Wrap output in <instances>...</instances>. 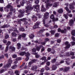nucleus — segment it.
<instances>
[{
  "label": "nucleus",
  "instance_id": "nucleus-1",
  "mask_svg": "<svg viewBox=\"0 0 75 75\" xmlns=\"http://www.w3.org/2000/svg\"><path fill=\"white\" fill-rule=\"evenodd\" d=\"M55 0H47V1H45V3H46L47 4L46 8L47 9H48L49 8V6H52V4H50V3H51L52 1H55Z\"/></svg>",
  "mask_w": 75,
  "mask_h": 75
},
{
  "label": "nucleus",
  "instance_id": "nucleus-2",
  "mask_svg": "<svg viewBox=\"0 0 75 75\" xmlns=\"http://www.w3.org/2000/svg\"><path fill=\"white\" fill-rule=\"evenodd\" d=\"M25 7L27 10H32L33 8L31 5V2L29 1L26 2V5L25 6Z\"/></svg>",
  "mask_w": 75,
  "mask_h": 75
},
{
  "label": "nucleus",
  "instance_id": "nucleus-3",
  "mask_svg": "<svg viewBox=\"0 0 75 75\" xmlns=\"http://www.w3.org/2000/svg\"><path fill=\"white\" fill-rule=\"evenodd\" d=\"M58 32H60L61 31L62 33H65L67 32V29H64V30H61V29L59 28L58 29Z\"/></svg>",
  "mask_w": 75,
  "mask_h": 75
},
{
  "label": "nucleus",
  "instance_id": "nucleus-4",
  "mask_svg": "<svg viewBox=\"0 0 75 75\" xmlns=\"http://www.w3.org/2000/svg\"><path fill=\"white\" fill-rule=\"evenodd\" d=\"M39 7L40 6L39 5H37L35 6V11H36L37 12L39 11L40 10Z\"/></svg>",
  "mask_w": 75,
  "mask_h": 75
},
{
  "label": "nucleus",
  "instance_id": "nucleus-5",
  "mask_svg": "<svg viewBox=\"0 0 75 75\" xmlns=\"http://www.w3.org/2000/svg\"><path fill=\"white\" fill-rule=\"evenodd\" d=\"M40 24V23L38 22L36 23V24H35L34 26L33 27L34 28H39V26L38 25Z\"/></svg>",
  "mask_w": 75,
  "mask_h": 75
},
{
  "label": "nucleus",
  "instance_id": "nucleus-6",
  "mask_svg": "<svg viewBox=\"0 0 75 75\" xmlns=\"http://www.w3.org/2000/svg\"><path fill=\"white\" fill-rule=\"evenodd\" d=\"M48 16H49V13L48 12H46L44 14V19H46V18H48L49 17Z\"/></svg>",
  "mask_w": 75,
  "mask_h": 75
},
{
  "label": "nucleus",
  "instance_id": "nucleus-7",
  "mask_svg": "<svg viewBox=\"0 0 75 75\" xmlns=\"http://www.w3.org/2000/svg\"><path fill=\"white\" fill-rule=\"evenodd\" d=\"M18 12H19V13H20L21 14L20 16L21 17H23V16H24V15H23V14H24V13L25 11L24 10L22 11V10H21L20 9L18 10Z\"/></svg>",
  "mask_w": 75,
  "mask_h": 75
},
{
  "label": "nucleus",
  "instance_id": "nucleus-8",
  "mask_svg": "<svg viewBox=\"0 0 75 75\" xmlns=\"http://www.w3.org/2000/svg\"><path fill=\"white\" fill-rule=\"evenodd\" d=\"M69 43L68 42H65V45L66 46L65 48H69L71 46V45L69 44Z\"/></svg>",
  "mask_w": 75,
  "mask_h": 75
},
{
  "label": "nucleus",
  "instance_id": "nucleus-9",
  "mask_svg": "<svg viewBox=\"0 0 75 75\" xmlns=\"http://www.w3.org/2000/svg\"><path fill=\"white\" fill-rule=\"evenodd\" d=\"M38 68V67L37 66H34L33 67L31 68V70H33V71H35L37 70V69Z\"/></svg>",
  "mask_w": 75,
  "mask_h": 75
},
{
  "label": "nucleus",
  "instance_id": "nucleus-10",
  "mask_svg": "<svg viewBox=\"0 0 75 75\" xmlns=\"http://www.w3.org/2000/svg\"><path fill=\"white\" fill-rule=\"evenodd\" d=\"M74 4H70L69 8L70 10H73L74 8Z\"/></svg>",
  "mask_w": 75,
  "mask_h": 75
},
{
  "label": "nucleus",
  "instance_id": "nucleus-11",
  "mask_svg": "<svg viewBox=\"0 0 75 75\" xmlns=\"http://www.w3.org/2000/svg\"><path fill=\"white\" fill-rule=\"evenodd\" d=\"M69 24L70 26H72V25L74 24V21L72 19L70 20Z\"/></svg>",
  "mask_w": 75,
  "mask_h": 75
},
{
  "label": "nucleus",
  "instance_id": "nucleus-12",
  "mask_svg": "<svg viewBox=\"0 0 75 75\" xmlns=\"http://www.w3.org/2000/svg\"><path fill=\"white\" fill-rule=\"evenodd\" d=\"M46 9L44 8V5H42V8L41 9V11H46Z\"/></svg>",
  "mask_w": 75,
  "mask_h": 75
},
{
  "label": "nucleus",
  "instance_id": "nucleus-13",
  "mask_svg": "<svg viewBox=\"0 0 75 75\" xmlns=\"http://www.w3.org/2000/svg\"><path fill=\"white\" fill-rule=\"evenodd\" d=\"M42 45H40V47L37 46L36 47V50L38 51H39L40 50V48H42Z\"/></svg>",
  "mask_w": 75,
  "mask_h": 75
},
{
  "label": "nucleus",
  "instance_id": "nucleus-14",
  "mask_svg": "<svg viewBox=\"0 0 75 75\" xmlns=\"http://www.w3.org/2000/svg\"><path fill=\"white\" fill-rule=\"evenodd\" d=\"M9 48L10 49H11L13 51H15V50H16V48L15 47H12L11 46L9 47Z\"/></svg>",
  "mask_w": 75,
  "mask_h": 75
},
{
  "label": "nucleus",
  "instance_id": "nucleus-15",
  "mask_svg": "<svg viewBox=\"0 0 75 75\" xmlns=\"http://www.w3.org/2000/svg\"><path fill=\"white\" fill-rule=\"evenodd\" d=\"M65 8V10H66V11H68V13H71V11H69V9H68V7H66Z\"/></svg>",
  "mask_w": 75,
  "mask_h": 75
},
{
  "label": "nucleus",
  "instance_id": "nucleus-16",
  "mask_svg": "<svg viewBox=\"0 0 75 75\" xmlns=\"http://www.w3.org/2000/svg\"><path fill=\"white\" fill-rule=\"evenodd\" d=\"M58 5H59L58 3L56 2L54 4L53 6H54V7H57V6H58Z\"/></svg>",
  "mask_w": 75,
  "mask_h": 75
},
{
  "label": "nucleus",
  "instance_id": "nucleus-17",
  "mask_svg": "<svg viewBox=\"0 0 75 75\" xmlns=\"http://www.w3.org/2000/svg\"><path fill=\"white\" fill-rule=\"evenodd\" d=\"M63 11V9H60L58 10V12L59 13H62V12Z\"/></svg>",
  "mask_w": 75,
  "mask_h": 75
},
{
  "label": "nucleus",
  "instance_id": "nucleus-18",
  "mask_svg": "<svg viewBox=\"0 0 75 75\" xmlns=\"http://www.w3.org/2000/svg\"><path fill=\"white\" fill-rule=\"evenodd\" d=\"M17 45L18 46L17 49L19 50L21 47V44L20 43H18L17 44Z\"/></svg>",
  "mask_w": 75,
  "mask_h": 75
},
{
  "label": "nucleus",
  "instance_id": "nucleus-19",
  "mask_svg": "<svg viewBox=\"0 0 75 75\" xmlns=\"http://www.w3.org/2000/svg\"><path fill=\"white\" fill-rule=\"evenodd\" d=\"M27 2H28V1H23L22 3H21V6H23L25 3L27 4Z\"/></svg>",
  "mask_w": 75,
  "mask_h": 75
},
{
  "label": "nucleus",
  "instance_id": "nucleus-20",
  "mask_svg": "<svg viewBox=\"0 0 75 75\" xmlns=\"http://www.w3.org/2000/svg\"><path fill=\"white\" fill-rule=\"evenodd\" d=\"M17 67V65H14L11 67V68L13 69H16V68Z\"/></svg>",
  "mask_w": 75,
  "mask_h": 75
},
{
  "label": "nucleus",
  "instance_id": "nucleus-21",
  "mask_svg": "<svg viewBox=\"0 0 75 75\" xmlns=\"http://www.w3.org/2000/svg\"><path fill=\"white\" fill-rule=\"evenodd\" d=\"M35 57L36 58H38L40 57V56L38 54V53H35Z\"/></svg>",
  "mask_w": 75,
  "mask_h": 75
},
{
  "label": "nucleus",
  "instance_id": "nucleus-22",
  "mask_svg": "<svg viewBox=\"0 0 75 75\" xmlns=\"http://www.w3.org/2000/svg\"><path fill=\"white\" fill-rule=\"evenodd\" d=\"M8 64H11L13 63V61H12L11 59H9L8 61Z\"/></svg>",
  "mask_w": 75,
  "mask_h": 75
},
{
  "label": "nucleus",
  "instance_id": "nucleus-23",
  "mask_svg": "<svg viewBox=\"0 0 75 75\" xmlns=\"http://www.w3.org/2000/svg\"><path fill=\"white\" fill-rule=\"evenodd\" d=\"M20 55L23 56L24 55V54H25V52H21L20 53Z\"/></svg>",
  "mask_w": 75,
  "mask_h": 75
},
{
  "label": "nucleus",
  "instance_id": "nucleus-24",
  "mask_svg": "<svg viewBox=\"0 0 75 75\" xmlns=\"http://www.w3.org/2000/svg\"><path fill=\"white\" fill-rule=\"evenodd\" d=\"M1 28H7V27H8V26H7V25H5L1 26Z\"/></svg>",
  "mask_w": 75,
  "mask_h": 75
},
{
  "label": "nucleus",
  "instance_id": "nucleus-25",
  "mask_svg": "<svg viewBox=\"0 0 75 75\" xmlns=\"http://www.w3.org/2000/svg\"><path fill=\"white\" fill-rule=\"evenodd\" d=\"M25 54L26 57H29V56L30 55V53H29L28 52H27L26 53H25Z\"/></svg>",
  "mask_w": 75,
  "mask_h": 75
},
{
  "label": "nucleus",
  "instance_id": "nucleus-26",
  "mask_svg": "<svg viewBox=\"0 0 75 75\" xmlns=\"http://www.w3.org/2000/svg\"><path fill=\"white\" fill-rule=\"evenodd\" d=\"M50 18L51 19H54V14H52L50 16Z\"/></svg>",
  "mask_w": 75,
  "mask_h": 75
},
{
  "label": "nucleus",
  "instance_id": "nucleus-27",
  "mask_svg": "<svg viewBox=\"0 0 75 75\" xmlns=\"http://www.w3.org/2000/svg\"><path fill=\"white\" fill-rule=\"evenodd\" d=\"M33 20H34L35 21L37 20V17L35 16L33 18Z\"/></svg>",
  "mask_w": 75,
  "mask_h": 75
},
{
  "label": "nucleus",
  "instance_id": "nucleus-28",
  "mask_svg": "<svg viewBox=\"0 0 75 75\" xmlns=\"http://www.w3.org/2000/svg\"><path fill=\"white\" fill-rule=\"evenodd\" d=\"M57 69V67L55 66H53L52 67V69L53 70H55Z\"/></svg>",
  "mask_w": 75,
  "mask_h": 75
},
{
  "label": "nucleus",
  "instance_id": "nucleus-29",
  "mask_svg": "<svg viewBox=\"0 0 75 75\" xmlns=\"http://www.w3.org/2000/svg\"><path fill=\"white\" fill-rule=\"evenodd\" d=\"M12 36H13L14 37H16V35H17V34L14 33H12Z\"/></svg>",
  "mask_w": 75,
  "mask_h": 75
},
{
  "label": "nucleus",
  "instance_id": "nucleus-30",
  "mask_svg": "<svg viewBox=\"0 0 75 75\" xmlns=\"http://www.w3.org/2000/svg\"><path fill=\"white\" fill-rule=\"evenodd\" d=\"M75 30H73L71 32L72 35H73V36H75Z\"/></svg>",
  "mask_w": 75,
  "mask_h": 75
},
{
  "label": "nucleus",
  "instance_id": "nucleus-31",
  "mask_svg": "<svg viewBox=\"0 0 75 75\" xmlns=\"http://www.w3.org/2000/svg\"><path fill=\"white\" fill-rule=\"evenodd\" d=\"M20 20L21 21H24V22L26 21V18H23V19H20Z\"/></svg>",
  "mask_w": 75,
  "mask_h": 75
},
{
  "label": "nucleus",
  "instance_id": "nucleus-32",
  "mask_svg": "<svg viewBox=\"0 0 75 75\" xmlns=\"http://www.w3.org/2000/svg\"><path fill=\"white\" fill-rule=\"evenodd\" d=\"M69 68L66 67L64 69V71H69Z\"/></svg>",
  "mask_w": 75,
  "mask_h": 75
},
{
  "label": "nucleus",
  "instance_id": "nucleus-33",
  "mask_svg": "<svg viewBox=\"0 0 75 75\" xmlns=\"http://www.w3.org/2000/svg\"><path fill=\"white\" fill-rule=\"evenodd\" d=\"M11 7V6L10 4H8L7 5L6 7H7V8H10Z\"/></svg>",
  "mask_w": 75,
  "mask_h": 75
},
{
  "label": "nucleus",
  "instance_id": "nucleus-34",
  "mask_svg": "<svg viewBox=\"0 0 75 75\" xmlns=\"http://www.w3.org/2000/svg\"><path fill=\"white\" fill-rule=\"evenodd\" d=\"M4 9L5 11H6V12H8L9 11V10L7 9V8H6V7H5Z\"/></svg>",
  "mask_w": 75,
  "mask_h": 75
},
{
  "label": "nucleus",
  "instance_id": "nucleus-35",
  "mask_svg": "<svg viewBox=\"0 0 75 75\" xmlns=\"http://www.w3.org/2000/svg\"><path fill=\"white\" fill-rule=\"evenodd\" d=\"M22 35V37H23V38H25V37L26 35L24 33H23L22 35Z\"/></svg>",
  "mask_w": 75,
  "mask_h": 75
},
{
  "label": "nucleus",
  "instance_id": "nucleus-36",
  "mask_svg": "<svg viewBox=\"0 0 75 75\" xmlns=\"http://www.w3.org/2000/svg\"><path fill=\"white\" fill-rule=\"evenodd\" d=\"M8 46H6V48L5 49V52H7V51H8Z\"/></svg>",
  "mask_w": 75,
  "mask_h": 75
},
{
  "label": "nucleus",
  "instance_id": "nucleus-37",
  "mask_svg": "<svg viewBox=\"0 0 75 75\" xmlns=\"http://www.w3.org/2000/svg\"><path fill=\"white\" fill-rule=\"evenodd\" d=\"M6 66L7 67H11V64L8 63L6 64Z\"/></svg>",
  "mask_w": 75,
  "mask_h": 75
},
{
  "label": "nucleus",
  "instance_id": "nucleus-38",
  "mask_svg": "<svg viewBox=\"0 0 75 75\" xmlns=\"http://www.w3.org/2000/svg\"><path fill=\"white\" fill-rule=\"evenodd\" d=\"M70 61V59H67L66 61V62L68 65H69V63H67V62H68V61Z\"/></svg>",
  "mask_w": 75,
  "mask_h": 75
},
{
  "label": "nucleus",
  "instance_id": "nucleus-39",
  "mask_svg": "<svg viewBox=\"0 0 75 75\" xmlns=\"http://www.w3.org/2000/svg\"><path fill=\"white\" fill-rule=\"evenodd\" d=\"M10 44H11V42L10 41H8L6 45L7 46H8V45H10Z\"/></svg>",
  "mask_w": 75,
  "mask_h": 75
},
{
  "label": "nucleus",
  "instance_id": "nucleus-40",
  "mask_svg": "<svg viewBox=\"0 0 75 75\" xmlns=\"http://www.w3.org/2000/svg\"><path fill=\"white\" fill-rule=\"evenodd\" d=\"M20 59H21V58L20 57H17L16 58V60L17 61H19V60H20Z\"/></svg>",
  "mask_w": 75,
  "mask_h": 75
},
{
  "label": "nucleus",
  "instance_id": "nucleus-41",
  "mask_svg": "<svg viewBox=\"0 0 75 75\" xmlns=\"http://www.w3.org/2000/svg\"><path fill=\"white\" fill-rule=\"evenodd\" d=\"M35 3H36V4H38L39 3V1L38 0H35Z\"/></svg>",
  "mask_w": 75,
  "mask_h": 75
},
{
  "label": "nucleus",
  "instance_id": "nucleus-42",
  "mask_svg": "<svg viewBox=\"0 0 75 75\" xmlns=\"http://www.w3.org/2000/svg\"><path fill=\"white\" fill-rule=\"evenodd\" d=\"M6 71V70H5L3 69L2 70H0V73H2V72H4V71Z\"/></svg>",
  "mask_w": 75,
  "mask_h": 75
},
{
  "label": "nucleus",
  "instance_id": "nucleus-43",
  "mask_svg": "<svg viewBox=\"0 0 75 75\" xmlns=\"http://www.w3.org/2000/svg\"><path fill=\"white\" fill-rule=\"evenodd\" d=\"M55 61H56L55 59H53L52 60L51 62H52V63H54V62H55Z\"/></svg>",
  "mask_w": 75,
  "mask_h": 75
},
{
  "label": "nucleus",
  "instance_id": "nucleus-44",
  "mask_svg": "<svg viewBox=\"0 0 75 75\" xmlns=\"http://www.w3.org/2000/svg\"><path fill=\"white\" fill-rule=\"evenodd\" d=\"M10 10L11 11H13V6H11V7H10Z\"/></svg>",
  "mask_w": 75,
  "mask_h": 75
},
{
  "label": "nucleus",
  "instance_id": "nucleus-45",
  "mask_svg": "<svg viewBox=\"0 0 75 75\" xmlns=\"http://www.w3.org/2000/svg\"><path fill=\"white\" fill-rule=\"evenodd\" d=\"M45 68L46 70H50V68L47 67V66H46Z\"/></svg>",
  "mask_w": 75,
  "mask_h": 75
},
{
  "label": "nucleus",
  "instance_id": "nucleus-46",
  "mask_svg": "<svg viewBox=\"0 0 75 75\" xmlns=\"http://www.w3.org/2000/svg\"><path fill=\"white\" fill-rule=\"evenodd\" d=\"M64 16L65 18H66V19H68V16H67V15L64 14Z\"/></svg>",
  "mask_w": 75,
  "mask_h": 75
},
{
  "label": "nucleus",
  "instance_id": "nucleus-47",
  "mask_svg": "<svg viewBox=\"0 0 75 75\" xmlns=\"http://www.w3.org/2000/svg\"><path fill=\"white\" fill-rule=\"evenodd\" d=\"M42 59L45 61L46 60V57H44L42 58Z\"/></svg>",
  "mask_w": 75,
  "mask_h": 75
},
{
  "label": "nucleus",
  "instance_id": "nucleus-48",
  "mask_svg": "<svg viewBox=\"0 0 75 75\" xmlns=\"http://www.w3.org/2000/svg\"><path fill=\"white\" fill-rule=\"evenodd\" d=\"M19 30L21 31H24V29L23 28H21Z\"/></svg>",
  "mask_w": 75,
  "mask_h": 75
},
{
  "label": "nucleus",
  "instance_id": "nucleus-49",
  "mask_svg": "<svg viewBox=\"0 0 75 75\" xmlns=\"http://www.w3.org/2000/svg\"><path fill=\"white\" fill-rule=\"evenodd\" d=\"M34 37V36L33 35H31L30 36V38L32 39V38H33V37Z\"/></svg>",
  "mask_w": 75,
  "mask_h": 75
},
{
  "label": "nucleus",
  "instance_id": "nucleus-50",
  "mask_svg": "<svg viewBox=\"0 0 75 75\" xmlns=\"http://www.w3.org/2000/svg\"><path fill=\"white\" fill-rule=\"evenodd\" d=\"M26 13H28V14H30V12L28 11V10H26Z\"/></svg>",
  "mask_w": 75,
  "mask_h": 75
},
{
  "label": "nucleus",
  "instance_id": "nucleus-51",
  "mask_svg": "<svg viewBox=\"0 0 75 75\" xmlns=\"http://www.w3.org/2000/svg\"><path fill=\"white\" fill-rule=\"evenodd\" d=\"M50 33L52 34H54V33H55V31L54 30H51Z\"/></svg>",
  "mask_w": 75,
  "mask_h": 75
},
{
  "label": "nucleus",
  "instance_id": "nucleus-52",
  "mask_svg": "<svg viewBox=\"0 0 75 75\" xmlns=\"http://www.w3.org/2000/svg\"><path fill=\"white\" fill-rule=\"evenodd\" d=\"M17 57V55L16 54H14L13 56V58H16Z\"/></svg>",
  "mask_w": 75,
  "mask_h": 75
},
{
  "label": "nucleus",
  "instance_id": "nucleus-53",
  "mask_svg": "<svg viewBox=\"0 0 75 75\" xmlns=\"http://www.w3.org/2000/svg\"><path fill=\"white\" fill-rule=\"evenodd\" d=\"M36 49H35V48H33L32 49L33 52H36Z\"/></svg>",
  "mask_w": 75,
  "mask_h": 75
},
{
  "label": "nucleus",
  "instance_id": "nucleus-54",
  "mask_svg": "<svg viewBox=\"0 0 75 75\" xmlns=\"http://www.w3.org/2000/svg\"><path fill=\"white\" fill-rule=\"evenodd\" d=\"M24 65H25V63H23L22 65L20 67V68H23V67H24Z\"/></svg>",
  "mask_w": 75,
  "mask_h": 75
},
{
  "label": "nucleus",
  "instance_id": "nucleus-55",
  "mask_svg": "<svg viewBox=\"0 0 75 75\" xmlns=\"http://www.w3.org/2000/svg\"><path fill=\"white\" fill-rule=\"evenodd\" d=\"M44 50H45V49H44V47H43L42 48L41 50V52H42L43 51H44Z\"/></svg>",
  "mask_w": 75,
  "mask_h": 75
},
{
  "label": "nucleus",
  "instance_id": "nucleus-56",
  "mask_svg": "<svg viewBox=\"0 0 75 75\" xmlns=\"http://www.w3.org/2000/svg\"><path fill=\"white\" fill-rule=\"evenodd\" d=\"M55 37H58L59 36V34L57 33L55 34Z\"/></svg>",
  "mask_w": 75,
  "mask_h": 75
},
{
  "label": "nucleus",
  "instance_id": "nucleus-57",
  "mask_svg": "<svg viewBox=\"0 0 75 75\" xmlns=\"http://www.w3.org/2000/svg\"><path fill=\"white\" fill-rule=\"evenodd\" d=\"M9 37V36L8 35H6L5 36V39H7Z\"/></svg>",
  "mask_w": 75,
  "mask_h": 75
},
{
  "label": "nucleus",
  "instance_id": "nucleus-58",
  "mask_svg": "<svg viewBox=\"0 0 75 75\" xmlns=\"http://www.w3.org/2000/svg\"><path fill=\"white\" fill-rule=\"evenodd\" d=\"M3 42L4 44H6L7 43V40H4L3 41Z\"/></svg>",
  "mask_w": 75,
  "mask_h": 75
},
{
  "label": "nucleus",
  "instance_id": "nucleus-59",
  "mask_svg": "<svg viewBox=\"0 0 75 75\" xmlns=\"http://www.w3.org/2000/svg\"><path fill=\"white\" fill-rule=\"evenodd\" d=\"M47 51H48V52H50V51H51V49L50 48H48L47 49Z\"/></svg>",
  "mask_w": 75,
  "mask_h": 75
},
{
  "label": "nucleus",
  "instance_id": "nucleus-60",
  "mask_svg": "<svg viewBox=\"0 0 75 75\" xmlns=\"http://www.w3.org/2000/svg\"><path fill=\"white\" fill-rule=\"evenodd\" d=\"M72 45H75V42H71Z\"/></svg>",
  "mask_w": 75,
  "mask_h": 75
},
{
  "label": "nucleus",
  "instance_id": "nucleus-61",
  "mask_svg": "<svg viewBox=\"0 0 75 75\" xmlns=\"http://www.w3.org/2000/svg\"><path fill=\"white\" fill-rule=\"evenodd\" d=\"M46 64H47V65L49 66V65H50V62H47L46 63Z\"/></svg>",
  "mask_w": 75,
  "mask_h": 75
},
{
  "label": "nucleus",
  "instance_id": "nucleus-62",
  "mask_svg": "<svg viewBox=\"0 0 75 75\" xmlns=\"http://www.w3.org/2000/svg\"><path fill=\"white\" fill-rule=\"evenodd\" d=\"M0 3H4V1L3 0H0Z\"/></svg>",
  "mask_w": 75,
  "mask_h": 75
},
{
  "label": "nucleus",
  "instance_id": "nucleus-63",
  "mask_svg": "<svg viewBox=\"0 0 75 75\" xmlns=\"http://www.w3.org/2000/svg\"><path fill=\"white\" fill-rule=\"evenodd\" d=\"M55 50H52L51 52V53L52 54H55Z\"/></svg>",
  "mask_w": 75,
  "mask_h": 75
},
{
  "label": "nucleus",
  "instance_id": "nucleus-64",
  "mask_svg": "<svg viewBox=\"0 0 75 75\" xmlns=\"http://www.w3.org/2000/svg\"><path fill=\"white\" fill-rule=\"evenodd\" d=\"M70 55H74V52H71L70 53Z\"/></svg>",
  "mask_w": 75,
  "mask_h": 75
}]
</instances>
